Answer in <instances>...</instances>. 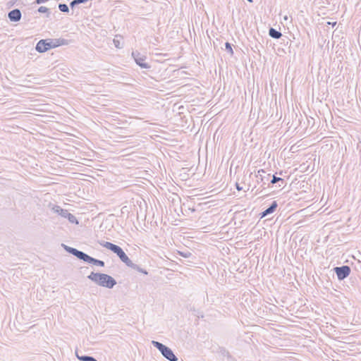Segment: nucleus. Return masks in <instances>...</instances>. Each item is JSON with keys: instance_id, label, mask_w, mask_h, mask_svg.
Segmentation results:
<instances>
[{"instance_id": "obj_8", "label": "nucleus", "mask_w": 361, "mask_h": 361, "mask_svg": "<svg viewBox=\"0 0 361 361\" xmlns=\"http://www.w3.org/2000/svg\"><path fill=\"white\" fill-rule=\"evenodd\" d=\"M334 270L336 274L338 279L340 281L347 278L350 275L351 271L350 267L347 265L336 267L334 269Z\"/></svg>"}, {"instance_id": "obj_9", "label": "nucleus", "mask_w": 361, "mask_h": 361, "mask_svg": "<svg viewBox=\"0 0 361 361\" xmlns=\"http://www.w3.org/2000/svg\"><path fill=\"white\" fill-rule=\"evenodd\" d=\"M270 176V173H267L264 170L260 169L256 175L257 181L258 183H261L262 186H264L269 181Z\"/></svg>"}, {"instance_id": "obj_16", "label": "nucleus", "mask_w": 361, "mask_h": 361, "mask_svg": "<svg viewBox=\"0 0 361 361\" xmlns=\"http://www.w3.org/2000/svg\"><path fill=\"white\" fill-rule=\"evenodd\" d=\"M59 9L63 13H68L69 12V8L68 6L65 4H59Z\"/></svg>"}, {"instance_id": "obj_15", "label": "nucleus", "mask_w": 361, "mask_h": 361, "mask_svg": "<svg viewBox=\"0 0 361 361\" xmlns=\"http://www.w3.org/2000/svg\"><path fill=\"white\" fill-rule=\"evenodd\" d=\"M130 267L133 269H135L137 271H139L140 273H142L144 274H146V275L148 274V272L146 270H145L142 268L140 267L137 264H134L133 262V266Z\"/></svg>"}, {"instance_id": "obj_13", "label": "nucleus", "mask_w": 361, "mask_h": 361, "mask_svg": "<svg viewBox=\"0 0 361 361\" xmlns=\"http://www.w3.org/2000/svg\"><path fill=\"white\" fill-rule=\"evenodd\" d=\"M269 35L274 39H279L282 36L281 32L276 30V29L271 27L269 30Z\"/></svg>"}, {"instance_id": "obj_12", "label": "nucleus", "mask_w": 361, "mask_h": 361, "mask_svg": "<svg viewBox=\"0 0 361 361\" xmlns=\"http://www.w3.org/2000/svg\"><path fill=\"white\" fill-rule=\"evenodd\" d=\"M75 356L80 361H97L94 357L89 355H80L78 350H75Z\"/></svg>"}, {"instance_id": "obj_24", "label": "nucleus", "mask_w": 361, "mask_h": 361, "mask_svg": "<svg viewBox=\"0 0 361 361\" xmlns=\"http://www.w3.org/2000/svg\"><path fill=\"white\" fill-rule=\"evenodd\" d=\"M235 186H236V189H237L238 191H240V190H242V188L239 185V184H238V183H236V184H235Z\"/></svg>"}, {"instance_id": "obj_6", "label": "nucleus", "mask_w": 361, "mask_h": 361, "mask_svg": "<svg viewBox=\"0 0 361 361\" xmlns=\"http://www.w3.org/2000/svg\"><path fill=\"white\" fill-rule=\"evenodd\" d=\"M53 209L61 216L67 219L70 223L78 224V221L77 220L76 217L70 213L67 209H63L59 206H55Z\"/></svg>"}, {"instance_id": "obj_20", "label": "nucleus", "mask_w": 361, "mask_h": 361, "mask_svg": "<svg viewBox=\"0 0 361 361\" xmlns=\"http://www.w3.org/2000/svg\"><path fill=\"white\" fill-rule=\"evenodd\" d=\"M38 12L39 13H47V17H49V10L48 8L45 7V6H40L39 8H38Z\"/></svg>"}, {"instance_id": "obj_11", "label": "nucleus", "mask_w": 361, "mask_h": 361, "mask_svg": "<svg viewBox=\"0 0 361 361\" xmlns=\"http://www.w3.org/2000/svg\"><path fill=\"white\" fill-rule=\"evenodd\" d=\"M278 207L276 201H273L271 205L261 213V218L265 217L269 214H272Z\"/></svg>"}, {"instance_id": "obj_1", "label": "nucleus", "mask_w": 361, "mask_h": 361, "mask_svg": "<svg viewBox=\"0 0 361 361\" xmlns=\"http://www.w3.org/2000/svg\"><path fill=\"white\" fill-rule=\"evenodd\" d=\"M62 246L66 252L87 263L99 267H104L105 264L104 261L95 259L82 251L77 250L76 248L69 247L65 244H62Z\"/></svg>"}, {"instance_id": "obj_14", "label": "nucleus", "mask_w": 361, "mask_h": 361, "mask_svg": "<svg viewBox=\"0 0 361 361\" xmlns=\"http://www.w3.org/2000/svg\"><path fill=\"white\" fill-rule=\"evenodd\" d=\"M54 39L56 43V47H58L59 46H62V45H68L69 44V40L66 39L59 38V39Z\"/></svg>"}, {"instance_id": "obj_7", "label": "nucleus", "mask_w": 361, "mask_h": 361, "mask_svg": "<svg viewBox=\"0 0 361 361\" xmlns=\"http://www.w3.org/2000/svg\"><path fill=\"white\" fill-rule=\"evenodd\" d=\"M132 56L134 59L135 63L142 68H150V66L145 62V60L147 59L145 55L140 54L137 51H134L132 52Z\"/></svg>"}, {"instance_id": "obj_2", "label": "nucleus", "mask_w": 361, "mask_h": 361, "mask_svg": "<svg viewBox=\"0 0 361 361\" xmlns=\"http://www.w3.org/2000/svg\"><path fill=\"white\" fill-rule=\"evenodd\" d=\"M87 278L96 284L107 288H112L116 284V281L106 274L91 272Z\"/></svg>"}, {"instance_id": "obj_23", "label": "nucleus", "mask_w": 361, "mask_h": 361, "mask_svg": "<svg viewBox=\"0 0 361 361\" xmlns=\"http://www.w3.org/2000/svg\"><path fill=\"white\" fill-rule=\"evenodd\" d=\"M80 4H81V3L79 0H73L70 4V6L73 8L74 6H75L76 5H78Z\"/></svg>"}, {"instance_id": "obj_17", "label": "nucleus", "mask_w": 361, "mask_h": 361, "mask_svg": "<svg viewBox=\"0 0 361 361\" xmlns=\"http://www.w3.org/2000/svg\"><path fill=\"white\" fill-rule=\"evenodd\" d=\"M225 49L228 51L231 55L233 54V51L231 47V44L229 42L225 43Z\"/></svg>"}, {"instance_id": "obj_19", "label": "nucleus", "mask_w": 361, "mask_h": 361, "mask_svg": "<svg viewBox=\"0 0 361 361\" xmlns=\"http://www.w3.org/2000/svg\"><path fill=\"white\" fill-rule=\"evenodd\" d=\"M280 181H281L282 183H283V182H284V180H283V178H279V177H276V176H273V178H272V179H271V184H275V183H278V182H280Z\"/></svg>"}, {"instance_id": "obj_3", "label": "nucleus", "mask_w": 361, "mask_h": 361, "mask_svg": "<svg viewBox=\"0 0 361 361\" xmlns=\"http://www.w3.org/2000/svg\"><path fill=\"white\" fill-rule=\"evenodd\" d=\"M99 244L104 247L112 251L114 253L116 254V255L120 258V259L125 263L128 267L133 266V262L129 259L123 249L114 243L110 242H99Z\"/></svg>"}, {"instance_id": "obj_25", "label": "nucleus", "mask_w": 361, "mask_h": 361, "mask_svg": "<svg viewBox=\"0 0 361 361\" xmlns=\"http://www.w3.org/2000/svg\"><path fill=\"white\" fill-rule=\"evenodd\" d=\"M249 2L252 3L253 1L252 0H247Z\"/></svg>"}, {"instance_id": "obj_5", "label": "nucleus", "mask_w": 361, "mask_h": 361, "mask_svg": "<svg viewBox=\"0 0 361 361\" xmlns=\"http://www.w3.org/2000/svg\"><path fill=\"white\" fill-rule=\"evenodd\" d=\"M54 39H40L36 45L35 49L39 53H44L50 49L56 48Z\"/></svg>"}, {"instance_id": "obj_4", "label": "nucleus", "mask_w": 361, "mask_h": 361, "mask_svg": "<svg viewBox=\"0 0 361 361\" xmlns=\"http://www.w3.org/2000/svg\"><path fill=\"white\" fill-rule=\"evenodd\" d=\"M152 344L153 345L154 347L157 348L160 351L161 355L168 360H169V361H177L178 360V357L174 355L172 350L170 348H169L168 346L164 345L163 343H161L159 341H152Z\"/></svg>"}, {"instance_id": "obj_10", "label": "nucleus", "mask_w": 361, "mask_h": 361, "mask_svg": "<svg viewBox=\"0 0 361 361\" xmlns=\"http://www.w3.org/2000/svg\"><path fill=\"white\" fill-rule=\"evenodd\" d=\"M8 18L12 22H18L21 18V12L19 9L15 8L8 12Z\"/></svg>"}, {"instance_id": "obj_21", "label": "nucleus", "mask_w": 361, "mask_h": 361, "mask_svg": "<svg viewBox=\"0 0 361 361\" xmlns=\"http://www.w3.org/2000/svg\"><path fill=\"white\" fill-rule=\"evenodd\" d=\"M178 254H179V255H180L185 258H188L192 256V253L188 251H187V252L178 251Z\"/></svg>"}, {"instance_id": "obj_18", "label": "nucleus", "mask_w": 361, "mask_h": 361, "mask_svg": "<svg viewBox=\"0 0 361 361\" xmlns=\"http://www.w3.org/2000/svg\"><path fill=\"white\" fill-rule=\"evenodd\" d=\"M220 353L224 357H227L228 358L231 357L229 352L226 349H225L224 348H222L220 349Z\"/></svg>"}, {"instance_id": "obj_22", "label": "nucleus", "mask_w": 361, "mask_h": 361, "mask_svg": "<svg viewBox=\"0 0 361 361\" xmlns=\"http://www.w3.org/2000/svg\"><path fill=\"white\" fill-rule=\"evenodd\" d=\"M113 42H114V44L115 47H116V48L120 49V48H121V47H122V46H121V43H120V41H119L118 39H117L114 38V40H113Z\"/></svg>"}]
</instances>
